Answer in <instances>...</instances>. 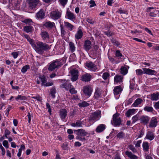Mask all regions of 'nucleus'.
Masks as SVG:
<instances>
[{
    "label": "nucleus",
    "mask_w": 159,
    "mask_h": 159,
    "mask_svg": "<svg viewBox=\"0 0 159 159\" xmlns=\"http://www.w3.org/2000/svg\"><path fill=\"white\" fill-rule=\"evenodd\" d=\"M74 131L76 133L77 136L76 138L77 139L80 141L84 142L86 140L85 136L88 134L84 130L82 129H78L77 130H74Z\"/></svg>",
    "instance_id": "obj_1"
},
{
    "label": "nucleus",
    "mask_w": 159,
    "mask_h": 159,
    "mask_svg": "<svg viewBox=\"0 0 159 159\" xmlns=\"http://www.w3.org/2000/svg\"><path fill=\"white\" fill-rule=\"evenodd\" d=\"M37 44V46L36 47V49L39 53H42L43 50H46L49 48L48 45L42 42H38Z\"/></svg>",
    "instance_id": "obj_2"
},
{
    "label": "nucleus",
    "mask_w": 159,
    "mask_h": 159,
    "mask_svg": "<svg viewBox=\"0 0 159 159\" xmlns=\"http://www.w3.org/2000/svg\"><path fill=\"white\" fill-rule=\"evenodd\" d=\"M62 65L61 62L57 60H56L50 64V71L56 68H58Z\"/></svg>",
    "instance_id": "obj_3"
},
{
    "label": "nucleus",
    "mask_w": 159,
    "mask_h": 159,
    "mask_svg": "<svg viewBox=\"0 0 159 159\" xmlns=\"http://www.w3.org/2000/svg\"><path fill=\"white\" fill-rule=\"evenodd\" d=\"M51 18L55 20L59 19L61 16V14L58 10H54L50 13Z\"/></svg>",
    "instance_id": "obj_4"
},
{
    "label": "nucleus",
    "mask_w": 159,
    "mask_h": 159,
    "mask_svg": "<svg viewBox=\"0 0 159 159\" xmlns=\"http://www.w3.org/2000/svg\"><path fill=\"white\" fill-rule=\"evenodd\" d=\"M78 71L77 70L72 69L70 70V74L72 76L71 80L72 81L76 80L78 79Z\"/></svg>",
    "instance_id": "obj_5"
},
{
    "label": "nucleus",
    "mask_w": 159,
    "mask_h": 159,
    "mask_svg": "<svg viewBox=\"0 0 159 159\" xmlns=\"http://www.w3.org/2000/svg\"><path fill=\"white\" fill-rule=\"evenodd\" d=\"M83 91L86 96L90 97L92 90L91 87L87 85L83 87Z\"/></svg>",
    "instance_id": "obj_6"
},
{
    "label": "nucleus",
    "mask_w": 159,
    "mask_h": 159,
    "mask_svg": "<svg viewBox=\"0 0 159 159\" xmlns=\"http://www.w3.org/2000/svg\"><path fill=\"white\" fill-rule=\"evenodd\" d=\"M86 66L89 70L94 71H95L97 68L96 66L91 61L86 62Z\"/></svg>",
    "instance_id": "obj_7"
},
{
    "label": "nucleus",
    "mask_w": 159,
    "mask_h": 159,
    "mask_svg": "<svg viewBox=\"0 0 159 159\" xmlns=\"http://www.w3.org/2000/svg\"><path fill=\"white\" fill-rule=\"evenodd\" d=\"M30 8L33 9L35 8L39 3V0H27Z\"/></svg>",
    "instance_id": "obj_8"
},
{
    "label": "nucleus",
    "mask_w": 159,
    "mask_h": 159,
    "mask_svg": "<svg viewBox=\"0 0 159 159\" xmlns=\"http://www.w3.org/2000/svg\"><path fill=\"white\" fill-rule=\"evenodd\" d=\"M92 43L89 40H86L84 43V48L87 52L89 51L91 48Z\"/></svg>",
    "instance_id": "obj_9"
},
{
    "label": "nucleus",
    "mask_w": 159,
    "mask_h": 159,
    "mask_svg": "<svg viewBox=\"0 0 159 159\" xmlns=\"http://www.w3.org/2000/svg\"><path fill=\"white\" fill-rule=\"evenodd\" d=\"M72 86L71 83H70V80H66L64 83L60 85V87L62 88H64L66 90H68Z\"/></svg>",
    "instance_id": "obj_10"
},
{
    "label": "nucleus",
    "mask_w": 159,
    "mask_h": 159,
    "mask_svg": "<svg viewBox=\"0 0 159 159\" xmlns=\"http://www.w3.org/2000/svg\"><path fill=\"white\" fill-rule=\"evenodd\" d=\"M143 70L144 71V74L148 75H155L156 74V71L149 68H143Z\"/></svg>",
    "instance_id": "obj_11"
},
{
    "label": "nucleus",
    "mask_w": 159,
    "mask_h": 159,
    "mask_svg": "<svg viewBox=\"0 0 159 159\" xmlns=\"http://www.w3.org/2000/svg\"><path fill=\"white\" fill-rule=\"evenodd\" d=\"M155 137L154 133L153 132L149 131L147 132L145 138L151 141L154 139Z\"/></svg>",
    "instance_id": "obj_12"
},
{
    "label": "nucleus",
    "mask_w": 159,
    "mask_h": 159,
    "mask_svg": "<svg viewBox=\"0 0 159 159\" xmlns=\"http://www.w3.org/2000/svg\"><path fill=\"white\" fill-rule=\"evenodd\" d=\"M66 16H67V18L70 20H73L75 18L74 14L70 11L68 9L67 10Z\"/></svg>",
    "instance_id": "obj_13"
},
{
    "label": "nucleus",
    "mask_w": 159,
    "mask_h": 159,
    "mask_svg": "<svg viewBox=\"0 0 159 159\" xmlns=\"http://www.w3.org/2000/svg\"><path fill=\"white\" fill-rule=\"evenodd\" d=\"M36 17L39 19L42 20L44 18L45 13L42 9H41L36 14Z\"/></svg>",
    "instance_id": "obj_14"
},
{
    "label": "nucleus",
    "mask_w": 159,
    "mask_h": 159,
    "mask_svg": "<svg viewBox=\"0 0 159 159\" xmlns=\"http://www.w3.org/2000/svg\"><path fill=\"white\" fill-rule=\"evenodd\" d=\"M92 117L93 118L99 119L101 117V111L99 110L96 111L91 114Z\"/></svg>",
    "instance_id": "obj_15"
},
{
    "label": "nucleus",
    "mask_w": 159,
    "mask_h": 159,
    "mask_svg": "<svg viewBox=\"0 0 159 159\" xmlns=\"http://www.w3.org/2000/svg\"><path fill=\"white\" fill-rule=\"evenodd\" d=\"M39 79L41 80L42 82V86H50V83L48 82L46 84L45 83L47 81L46 80V78L44 76H40L39 78Z\"/></svg>",
    "instance_id": "obj_16"
},
{
    "label": "nucleus",
    "mask_w": 159,
    "mask_h": 159,
    "mask_svg": "<svg viewBox=\"0 0 159 159\" xmlns=\"http://www.w3.org/2000/svg\"><path fill=\"white\" fill-rule=\"evenodd\" d=\"M91 78V76L89 74H86L82 75L81 80L83 81L88 82L90 81Z\"/></svg>",
    "instance_id": "obj_17"
},
{
    "label": "nucleus",
    "mask_w": 159,
    "mask_h": 159,
    "mask_svg": "<svg viewBox=\"0 0 159 159\" xmlns=\"http://www.w3.org/2000/svg\"><path fill=\"white\" fill-rule=\"evenodd\" d=\"M136 110V109H129L125 112V116L128 117H129L131 116L134 115L135 113Z\"/></svg>",
    "instance_id": "obj_18"
},
{
    "label": "nucleus",
    "mask_w": 159,
    "mask_h": 159,
    "mask_svg": "<svg viewBox=\"0 0 159 159\" xmlns=\"http://www.w3.org/2000/svg\"><path fill=\"white\" fill-rule=\"evenodd\" d=\"M106 127L105 125L103 124H100L96 128V131L98 133L101 132L105 130Z\"/></svg>",
    "instance_id": "obj_19"
},
{
    "label": "nucleus",
    "mask_w": 159,
    "mask_h": 159,
    "mask_svg": "<svg viewBox=\"0 0 159 159\" xmlns=\"http://www.w3.org/2000/svg\"><path fill=\"white\" fill-rule=\"evenodd\" d=\"M60 115L61 119H65L67 115L66 110L65 109H61L60 111Z\"/></svg>",
    "instance_id": "obj_20"
},
{
    "label": "nucleus",
    "mask_w": 159,
    "mask_h": 159,
    "mask_svg": "<svg viewBox=\"0 0 159 159\" xmlns=\"http://www.w3.org/2000/svg\"><path fill=\"white\" fill-rule=\"evenodd\" d=\"M40 35L43 40L48 39L49 38V34L46 31H42L40 33Z\"/></svg>",
    "instance_id": "obj_21"
},
{
    "label": "nucleus",
    "mask_w": 159,
    "mask_h": 159,
    "mask_svg": "<svg viewBox=\"0 0 159 159\" xmlns=\"http://www.w3.org/2000/svg\"><path fill=\"white\" fill-rule=\"evenodd\" d=\"M123 77L120 75H116L114 78V81L115 83H120L122 81Z\"/></svg>",
    "instance_id": "obj_22"
},
{
    "label": "nucleus",
    "mask_w": 159,
    "mask_h": 159,
    "mask_svg": "<svg viewBox=\"0 0 159 159\" xmlns=\"http://www.w3.org/2000/svg\"><path fill=\"white\" fill-rule=\"evenodd\" d=\"M143 100L140 98L137 99L134 101V102L132 104V106L133 107H136L140 104L143 102Z\"/></svg>",
    "instance_id": "obj_23"
},
{
    "label": "nucleus",
    "mask_w": 159,
    "mask_h": 159,
    "mask_svg": "<svg viewBox=\"0 0 159 159\" xmlns=\"http://www.w3.org/2000/svg\"><path fill=\"white\" fill-rule=\"evenodd\" d=\"M125 154L130 159H137V156L130 152L127 151L125 152Z\"/></svg>",
    "instance_id": "obj_24"
},
{
    "label": "nucleus",
    "mask_w": 159,
    "mask_h": 159,
    "mask_svg": "<svg viewBox=\"0 0 159 159\" xmlns=\"http://www.w3.org/2000/svg\"><path fill=\"white\" fill-rule=\"evenodd\" d=\"M159 93L157 92L156 93H153L150 96L151 99L152 101H157L159 99Z\"/></svg>",
    "instance_id": "obj_25"
},
{
    "label": "nucleus",
    "mask_w": 159,
    "mask_h": 159,
    "mask_svg": "<svg viewBox=\"0 0 159 159\" xmlns=\"http://www.w3.org/2000/svg\"><path fill=\"white\" fill-rule=\"evenodd\" d=\"M121 120H111V123L115 127H118L121 124Z\"/></svg>",
    "instance_id": "obj_26"
},
{
    "label": "nucleus",
    "mask_w": 159,
    "mask_h": 159,
    "mask_svg": "<svg viewBox=\"0 0 159 159\" xmlns=\"http://www.w3.org/2000/svg\"><path fill=\"white\" fill-rule=\"evenodd\" d=\"M83 33L81 30H79L75 34V37L76 39H80L82 37Z\"/></svg>",
    "instance_id": "obj_27"
},
{
    "label": "nucleus",
    "mask_w": 159,
    "mask_h": 159,
    "mask_svg": "<svg viewBox=\"0 0 159 159\" xmlns=\"http://www.w3.org/2000/svg\"><path fill=\"white\" fill-rule=\"evenodd\" d=\"M33 28V27L32 26H26L24 27L23 30L26 33H28L32 31Z\"/></svg>",
    "instance_id": "obj_28"
},
{
    "label": "nucleus",
    "mask_w": 159,
    "mask_h": 159,
    "mask_svg": "<svg viewBox=\"0 0 159 159\" xmlns=\"http://www.w3.org/2000/svg\"><path fill=\"white\" fill-rule=\"evenodd\" d=\"M122 89L120 86H117L115 87L114 89V95H117L121 91Z\"/></svg>",
    "instance_id": "obj_29"
},
{
    "label": "nucleus",
    "mask_w": 159,
    "mask_h": 159,
    "mask_svg": "<svg viewBox=\"0 0 159 159\" xmlns=\"http://www.w3.org/2000/svg\"><path fill=\"white\" fill-rule=\"evenodd\" d=\"M143 150L145 152L148 151L149 149L148 143L147 142H144L143 143Z\"/></svg>",
    "instance_id": "obj_30"
},
{
    "label": "nucleus",
    "mask_w": 159,
    "mask_h": 159,
    "mask_svg": "<svg viewBox=\"0 0 159 159\" xmlns=\"http://www.w3.org/2000/svg\"><path fill=\"white\" fill-rule=\"evenodd\" d=\"M120 72L122 74L125 75L128 72V69L126 67L122 66L120 68Z\"/></svg>",
    "instance_id": "obj_31"
},
{
    "label": "nucleus",
    "mask_w": 159,
    "mask_h": 159,
    "mask_svg": "<svg viewBox=\"0 0 159 159\" xmlns=\"http://www.w3.org/2000/svg\"><path fill=\"white\" fill-rule=\"evenodd\" d=\"M64 24L65 26L70 31H72L74 28V26L68 22H64Z\"/></svg>",
    "instance_id": "obj_32"
},
{
    "label": "nucleus",
    "mask_w": 159,
    "mask_h": 159,
    "mask_svg": "<svg viewBox=\"0 0 159 159\" xmlns=\"http://www.w3.org/2000/svg\"><path fill=\"white\" fill-rule=\"evenodd\" d=\"M144 110L147 112H152L153 108L152 107L146 106L144 108Z\"/></svg>",
    "instance_id": "obj_33"
},
{
    "label": "nucleus",
    "mask_w": 159,
    "mask_h": 159,
    "mask_svg": "<svg viewBox=\"0 0 159 159\" xmlns=\"http://www.w3.org/2000/svg\"><path fill=\"white\" fill-rule=\"evenodd\" d=\"M15 99L16 101H18L19 100H27V98L26 97L24 96L18 95L16 98Z\"/></svg>",
    "instance_id": "obj_34"
},
{
    "label": "nucleus",
    "mask_w": 159,
    "mask_h": 159,
    "mask_svg": "<svg viewBox=\"0 0 159 159\" xmlns=\"http://www.w3.org/2000/svg\"><path fill=\"white\" fill-rule=\"evenodd\" d=\"M82 124L80 121L78 120L75 123H72L71 125L73 127H80L81 126Z\"/></svg>",
    "instance_id": "obj_35"
},
{
    "label": "nucleus",
    "mask_w": 159,
    "mask_h": 159,
    "mask_svg": "<svg viewBox=\"0 0 159 159\" xmlns=\"http://www.w3.org/2000/svg\"><path fill=\"white\" fill-rule=\"evenodd\" d=\"M125 134L123 132H120L116 135V137L119 139H123L125 137Z\"/></svg>",
    "instance_id": "obj_36"
},
{
    "label": "nucleus",
    "mask_w": 159,
    "mask_h": 159,
    "mask_svg": "<svg viewBox=\"0 0 159 159\" xmlns=\"http://www.w3.org/2000/svg\"><path fill=\"white\" fill-rule=\"evenodd\" d=\"M69 46L70 50L72 52H74L75 49L74 44L72 42H70L69 43Z\"/></svg>",
    "instance_id": "obj_37"
},
{
    "label": "nucleus",
    "mask_w": 159,
    "mask_h": 159,
    "mask_svg": "<svg viewBox=\"0 0 159 159\" xmlns=\"http://www.w3.org/2000/svg\"><path fill=\"white\" fill-rule=\"evenodd\" d=\"M157 122L156 120H151L150 122L149 126L151 127H155L157 124Z\"/></svg>",
    "instance_id": "obj_38"
},
{
    "label": "nucleus",
    "mask_w": 159,
    "mask_h": 159,
    "mask_svg": "<svg viewBox=\"0 0 159 159\" xmlns=\"http://www.w3.org/2000/svg\"><path fill=\"white\" fill-rule=\"evenodd\" d=\"M89 105V103L85 101H83L82 102L79 103L78 104V105L80 107H85Z\"/></svg>",
    "instance_id": "obj_39"
},
{
    "label": "nucleus",
    "mask_w": 159,
    "mask_h": 159,
    "mask_svg": "<svg viewBox=\"0 0 159 159\" xmlns=\"http://www.w3.org/2000/svg\"><path fill=\"white\" fill-rule=\"evenodd\" d=\"M101 95V93L99 90L97 88L94 93V97L95 98L97 99L99 98Z\"/></svg>",
    "instance_id": "obj_40"
},
{
    "label": "nucleus",
    "mask_w": 159,
    "mask_h": 159,
    "mask_svg": "<svg viewBox=\"0 0 159 159\" xmlns=\"http://www.w3.org/2000/svg\"><path fill=\"white\" fill-rule=\"evenodd\" d=\"M56 93V90L54 87H52L50 90V94L53 98L55 97V94Z\"/></svg>",
    "instance_id": "obj_41"
},
{
    "label": "nucleus",
    "mask_w": 159,
    "mask_h": 159,
    "mask_svg": "<svg viewBox=\"0 0 159 159\" xmlns=\"http://www.w3.org/2000/svg\"><path fill=\"white\" fill-rule=\"evenodd\" d=\"M30 69V67L29 65H26L24 66L21 70V71L23 73H25L28 69Z\"/></svg>",
    "instance_id": "obj_42"
},
{
    "label": "nucleus",
    "mask_w": 159,
    "mask_h": 159,
    "mask_svg": "<svg viewBox=\"0 0 159 159\" xmlns=\"http://www.w3.org/2000/svg\"><path fill=\"white\" fill-rule=\"evenodd\" d=\"M111 42L114 45L118 46L120 44V43L114 39H112L111 40Z\"/></svg>",
    "instance_id": "obj_43"
},
{
    "label": "nucleus",
    "mask_w": 159,
    "mask_h": 159,
    "mask_svg": "<svg viewBox=\"0 0 159 159\" xmlns=\"http://www.w3.org/2000/svg\"><path fill=\"white\" fill-rule=\"evenodd\" d=\"M128 148L134 153H135L137 152V150L134 147L133 145L131 144L129 145Z\"/></svg>",
    "instance_id": "obj_44"
},
{
    "label": "nucleus",
    "mask_w": 159,
    "mask_h": 159,
    "mask_svg": "<svg viewBox=\"0 0 159 159\" xmlns=\"http://www.w3.org/2000/svg\"><path fill=\"white\" fill-rule=\"evenodd\" d=\"M136 72L137 75H141L144 74V71L141 69H138L136 70Z\"/></svg>",
    "instance_id": "obj_45"
},
{
    "label": "nucleus",
    "mask_w": 159,
    "mask_h": 159,
    "mask_svg": "<svg viewBox=\"0 0 159 159\" xmlns=\"http://www.w3.org/2000/svg\"><path fill=\"white\" fill-rule=\"evenodd\" d=\"M60 26L61 30V35H65L66 34V32L65 31L64 27H63L62 25H60Z\"/></svg>",
    "instance_id": "obj_46"
},
{
    "label": "nucleus",
    "mask_w": 159,
    "mask_h": 159,
    "mask_svg": "<svg viewBox=\"0 0 159 159\" xmlns=\"http://www.w3.org/2000/svg\"><path fill=\"white\" fill-rule=\"evenodd\" d=\"M135 85V83L134 81L133 80L132 81H130V86L129 87L131 89H134V86Z\"/></svg>",
    "instance_id": "obj_47"
},
{
    "label": "nucleus",
    "mask_w": 159,
    "mask_h": 159,
    "mask_svg": "<svg viewBox=\"0 0 159 159\" xmlns=\"http://www.w3.org/2000/svg\"><path fill=\"white\" fill-rule=\"evenodd\" d=\"M3 146L6 148H9V146L8 141L7 140H4L2 143Z\"/></svg>",
    "instance_id": "obj_48"
},
{
    "label": "nucleus",
    "mask_w": 159,
    "mask_h": 159,
    "mask_svg": "<svg viewBox=\"0 0 159 159\" xmlns=\"http://www.w3.org/2000/svg\"><path fill=\"white\" fill-rule=\"evenodd\" d=\"M68 0H59L60 4L64 7L66 4Z\"/></svg>",
    "instance_id": "obj_49"
},
{
    "label": "nucleus",
    "mask_w": 159,
    "mask_h": 159,
    "mask_svg": "<svg viewBox=\"0 0 159 159\" xmlns=\"http://www.w3.org/2000/svg\"><path fill=\"white\" fill-rule=\"evenodd\" d=\"M32 22L31 19H27L22 21V22L25 24H29L31 23Z\"/></svg>",
    "instance_id": "obj_50"
},
{
    "label": "nucleus",
    "mask_w": 159,
    "mask_h": 159,
    "mask_svg": "<svg viewBox=\"0 0 159 159\" xmlns=\"http://www.w3.org/2000/svg\"><path fill=\"white\" fill-rule=\"evenodd\" d=\"M68 145V143L65 142L63 144L61 147L63 150H66L67 149Z\"/></svg>",
    "instance_id": "obj_51"
},
{
    "label": "nucleus",
    "mask_w": 159,
    "mask_h": 159,
    "mask_svg": "<svg viewBox=\"0 0 159 159\" xmlns=\"http://www.w3.org/2000/svg\"><path fill=\"white\" fill-rule=\"evenodd\" d=\"M115 55L117 57H121L122 56V55L120 52V51L119 50H117L116 51Z\"/></svg>",
    "instance_id": "obj_52"
},
{
    "label": "nucleus",
    "mask_w": 159,
    "mask_h": 159,
    "mask_svg": "<svg viewBox=\"0 0 159 159\" xmlns=\"http://www.w3.org/2000/svg\"><path fill=\"white\" fill-rule=\"evenodd\" d=\"M11 132L10 131H9L7 129H6L5 130V134H4V136L6 138H8L7 136L9 135L10 134Z\"/></svg>",
    "instance_id": "obj_53"
},
{
    "label": "nucleus",
    "mask_w": 159,
    "mask_h": 159,
    "mask_svg": "<svg viewBox=\"0 0 159 159\" xmlns=\"http://www.w3.org/2000/svg\"><path fill=\"white\" fill-rule=\"evenodd\" d=\"M32 98L36 99L37 100L41 101L42 100L41 97L39 95H37L35 96H33L31 97Z\"/></svg>",
    "instance_id": "obj_54"
},
{
    "label": "nucleus",
    "mask_w": 159,
    "mask_h": 159,
    "mask_svg": "<svg viewBox=\"0 0 159 159\" xmlns=\"http://www.w3.org/2000/svg\"><path fill=\"white\" fill-rule=\"evenodd\" d=\"M109 75L107 72H105L103 74L102 78L104 80H106L107 79Z\"/></svg>",
    "instance_id": "obj_55"
},
{
    "label": "nucleus",
    "mask_w": 159,
    "mask_h": 159,
    "mask_svg": "<svg viewBox=\"0 0 159 159\" xmlns=\"http://www.w3.org/2000/svg\"><path fill=\"white\" fill-rule=\"evenodd\" d=\"M11 108V106L9 105L8 106L7 108V109L6 110V112L5 114V116H8L9 113V111L10 110Z\"/></svg>",
    "instance_id": "obj_56"
},
{
    "label": "nucleus",
    "mask_w": 159,
    "mask_h": 159,
    "mask_svg": "<svg viewBox=\"0 0 159 159\" xmlns=\"http://www.w3.org/2000/svg\"><path fill=\"white\" fill-rule=\"evenodd\" d=\"M70 92L72 94H76L77 93V91L75 90L74 88H71L69 89Z\"/></svg>",
    "instance_id": "obj_57"
},
{
    "label": "nucleus",
    "mask_w": 159,
    "mask_h": 159,
    "mask_svg": "<svg viewBox=\"0 0 159 159\" xmlns=\"http://www.w3.org/2000/svg\"><path fill=\"white\" fill-rule=\"evenodd\" d=\"M104 33L108 37L111 36L113 35V33L109 30L106 32H105Z\"/></svg>",
    "instance_id": "obj_58"
},
{
    "label": "nucleus",
    "mask_w": 159,
    "mask_h": 159,
    "mask_svg": "<svg viewBox=\"0 0 159 159\" xmlns=\"http://www.w3.org/2000/svg\"><path fill=\"white\" fill-rule=\"evenodd\" d=\"M86 21L89 23L93 24L94 23V20L92 19H91L90 18H87L86 19Z\"/></svg>",
    "instance_id": "obj_59"
},
{
    "label": "nucleus",
    "mask_w": 159,
    "mask_h": 159,
    "mask_svg": "<svg viewBox=\"0 0 159 159\" xmlns=\"http://www.w3.org/2000/svg\"><path fill=\"white\" fill-rule=\"evenodd\" d=\"M89 3L91 4L90 7H94L96 5V4L95 3L94 1L93 0H91L89 2Z\"/></svg>",
    "instance_id": "obj_60"
},
{
    "label": "nucleus",
    "mask_w": 159,
    "mask_h": 159,
    "mask_svg": "<svg viewBox=\"0 0 159 159\" xmlns=\"http://www.w3.org/2000/svg\"><path fill=\"white\" fill-rule=\"evenodd\" d=\"M154 105L156 109H159V101H158L154 103Z\"/></svg>",
    "instance_id": "obj_61"
},
{
    "label": "nucleus",
    "mask_w": 159,
    "mask_h": 159,
    "mask_svg": "<svg viewBox=\"0 0 159 159\" xmlns=\"http://www.w3.org/2000/svg\"><path fill=\"white\" fill-rule=\"evenodd\" d=\"M119 116V114L117 113H116L113 115L112 119H120V118L117 119Z\"/></svg>",
    "instance_id": "obj_62"
},
{
    "label": "nucleus",
    "mask_w": 159,
    "mask_h": 159,
    "mask_svg": "<svg viewBox=\"0 0 159 159\" xmlns=\"http://www.w3.org/2000/svg\"><path fill=\"white\" fill-rule=\"evenodd\" d=\"M11 55L13 56L14 58H16L18 56V53L16 52H13L11 53Z\"/></svg>",
    "instance_id": "obj_63"
},
{
    "label": "nucleus",
    "mask_w": 159,
    "mask_h": 159,
    "mask_svg": "<svg viewBox=\"0 0 159 159\" xmlns=\"http://www.w3.org/2000/svg\"><path fill=\"white\" fill-rule=\"evenodd\" d=\"M43 26L46 28H49L50 27V22L48 21L46 22L43 24Z\"/></svg>",
    "instance_id": "obj_64"
}]
</instances>
